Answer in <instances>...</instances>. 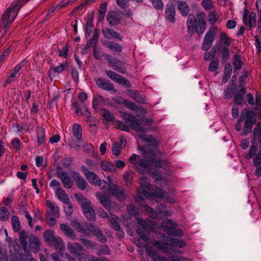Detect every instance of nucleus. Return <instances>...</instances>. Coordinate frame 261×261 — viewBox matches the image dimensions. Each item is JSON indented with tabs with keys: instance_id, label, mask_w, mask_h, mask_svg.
Segmentation results:
<instances>
[{
	"instance_id": "obj_1",
	"label": "nucleus",
	"mask_w": 261,
	"mask_h": 261,
	"mask_svg": "<svg viewBox=\"0 0 261 261\" xmlns=\"http://www.w3.org/2000/svg\"><path fill=\"white\" fill-rule=\"evenodd\" d=\"M136 220L138 225L136 232L140 237L134 240V243L139 247H144L147 255L154 261H167L166 257L159 255L152 248L148 246L149 239L144 232V231L149 232L154 229L155 225L149 220H144L137 217H136Z\"/></svg>"
},
{
	"instance_id": "obj_2",
	"label": "nucleus",
	"mask_w": 261,
	"mask_h": 261,
	"mask_svg": "<svg viewBox=\"0 0 261 261\" xmlns=\"http://www.w3.org/2000/svg\"><path fill=\"white\" fill-rule=\"evenodd\" d=\"M129 161L133 164L137 172L140 174L148 173L157 181L162 180V176L158 171H151V166L154 165L157 168L167 170V168L170 166V163L167 160H156L154 158L149 160L140 159V156L135 153L131 155Z\"/></svg>"
},
{
	"instance_id": "obj_3",
	"label": "nucleus",
	"mask_w": 261,
	"mask_h": 261,
	"mask_svg": "<svg viewBox=\"0 0 261 261\" xmlns=\"http://www.w3.org/2000/svg\"><path fill=\"white\" fill-rule=\"evenodd\" d=\"M152 244L164 252L170 254L172 253H182V251L178 248H184L186 246V242L184 240L171 237H167L166 242L153 240Z\"/></svg>"
},
{
	"instance_id": "obj_4",
	"label": "nucleus",
	"mask_w": 261,
	"mask_h": 261,
	"mask_svg": "<svg viewBox=\"0 0 261 261\" xmlns=\"http://www.w3.org/2000/svg\"><path fill=\"white\" fill-rule=\"evenodd\" d=\"M30 0H16L5 11L0 20V27L6 32L10 24L12 23L17 15L19 9Z\"/></svg>"
},
{
	"instance_id": "obj_5",
	"label": "nucleus",
	"mask_w": 261,
	"mask_h": 261,
	"mask_svg": "<svg viewBox=\"0 0 261 261\" xmlns=\"http://www.w3.org/2000/svg\"><path fill=\"white\" fill-rule=\"evenodd\" d=\"M206 14L204 12L200 11L195 16L193 14H190L188 18L187 26L188 32L192 34L196 32L198 35L202 34L206 29L205 18Z\"/></svg>"
},
{
	"instance_id": "obj_6",
	"label": "nucleus",
	"mask_w": 261,
	"mask_h": 261,
	"mask_svg": "<svg viewBox=\"0 0 261 261\" xmlns=\"http://www.w3.org/2000/svg\"><path fill=\"white\" fill-rule=\"evenodd\" d=\"M83 246L77 242H68L67 250L69 254L77 258L79 261H111L105 257L97 258L94 255H88L82 252Z\"/></svg>"
},
{
	"instance_id": "obj_7",
	"label": "nucleus",
	"mask_w": 261,
	"mask_h": 261,
	"mask_svg": "<svg viewBox=\"0 0 261 261\" xmlns=\"http://www.w3.org/2000/svg\"><path fill=\"white\" fill-rule=\"evenodd\" d=\"M139 181L140 186L137 189V197L135 199L140 205H143L145 197H150V180L146 177H142Z\"/></svg>"
},
{
	"instance_id": "obj_8",
	"label": "nucleus",
	"mask_w": 261,
	"mask_h": 261,
	"mask_svg": "<svg viewBox=\"0 0 261 261\" xmlns=\"http://www.w3.org/2000/svg\"><path fill=\"white\" fill-rule=\"evenodd\" d=\"M72 129L75 140L71 137L68 140L69 145L70 147L77 149L81 147L79 143H81L83 140L82 126L80 124L74 123L72 124Z\"/></svg>"
},
{
	"instance_id": "obj_9",
	"label": "nucleus",
	"mask_w": 261,
	"mask_h": 261,
	"mask_svg": "<svg viewBox=\"0 0 261 261\" xmlns=\"http://www.w3.org/2000/svg\"><path fill=\"white\" fill-rule=\"evenodd\" d=\"M162 226L165 228L164 231L170 236L181 237L184 236L183 231L180 229H177V224L170 219H166L163 221Z\"/></svg>"
},
{
	"instance_id": "obj_10",
	"label": "nucleus",
	"mask_w": 261,
	"mask_h": 261,
	"mask_svg": "<svg viewBox=\"0 0 261 261\" xmlns=\"http://www.w3.org/2000/svg\"><path fill=\"white\" fill-rule=\"evenodd\" d=\"M120 113L126 122L130 123L129 126L133 130L139 132H146L145 128L141 126V122L139 119L126 112H121Z\"/></svg>"
},
{
	"instance_id": "obj_11",
	"label": "nucleus",
	"mask_w": 261,
	"mask_h": 261,
	"mask_svg": "<svg viewBox=\"0 0 261 261\" xmlns=\"http://www.w3.org/2000/svg\"><path fill=\"white\" fill-rule=\"evenodd\" d=\"M46 205L49 210L46 213V219L49 226H53L57 218L59 217V210L57 206L49 200L46 201Z\"/></svg>"
},
{
	"instance_id": "obj_12",
	"label": "nucleus",
	"mask_w": 261,
	"mask_h": 261,
	"mask_svg": "<svg viewBox=\"0 0 261 261\" xmlns=\"http://www.w3.org/2000/svg\"><path fill=\"white\" fill-rule=\"evenodd\" d=\"M217 28L215 26L211 27L206 32L202 43V48L204 50H207L212 45L216 35Z\"/></svg>"
},
{
	"instance_id": "obj_13",
	"label": "nucleus",
	"mask_w": 261,
	"mask_h": 261,
	"mask_svg": "<svg viewBox=\"0 0 261 261\" xmlns=\"http://www.w3.org/2000/svg\"><path fill=\"white\" fill-rule=\"evenodd\" d=\"M105 58L110 66L113 68L114 70L121 73H125L126 72V68L124 62L112 57L108 54L105 56Z\"/></svg>"
},
{
	"instance_id": "obj_14",
	"label": "nucleus",
	"mask_w": 261,
	"mask_h": 261,
	"mask_svg": "<svg viewBox=\"0 0 261 261\" xmlns=\"http://www.w3.org/2000/svg\"><path fill=\"white\" fill-rule=\"evenodd\" d=\"M106 74L111 80L116 83L120 85L125 86L126 87H131V83L127 79L115 72L111 70H108L106 71Z\"/></svg>"
},
{
	"instance_id": "obj_15",
	"label": "nucleus",
	"mask_w": 261,
	"mask_h": 261,
	"mask_svg": "<svg viewBox=\"0 0 261 261\" xmlns=\"http://www.w3.org/2000/svg\"><path fill=\"white\" fill-rule=\"evenodd\" d=\"M243 21L244 24L251 30L255 24V14L254 12L249 13L247 9L244 11Z\"/></svg>"
},
{
	"instance_id": "obj_16",
	"label": "nucleus",
	"mask_w": 261,
	"mask_h": 261,
	"mask_svg": "<svg viewBox=\"0 0 261 261\" xmlns=\"http://www.w3.org/2000/svg\"><path fill=\"white\" fill-rule=\"evenodd\" d=\"M255 122L256 119L254 117L247 112L243 128V135L246 136L251 132L253 125Z\"/></svg>"
},
{
	"instance_id": "obj_17",
	"label": "nucleus",
	"mask_w": 261,
	"mask_h": 261,
	"mask_svg": "<svg viewBox=\"0 0 261 261\" xmlns=\"http://www.w3.org/2000/svg\"><path fill=\"white\" fill-rule=\"evenodd\" d=\"M81 205L85 216L90 220H93L95 218V213L91 206L90 201H85Z\"/></svg>"
},
{
	"instance_id": "obj_18",
	"label": "nucleus",
	"mask_w": 261,
	"mask_h": 261,
	"mask_svg": "<svg viewBox=\"0 0 261 261\" xmlns=\"http://www.w3.org/2000/svg\"><path fill=\"white\" fill-rule=\"evenodd\" d=\"M57 177L60 179L65 188L69 189L72 187L73 181L66 171H58Z\"/></svg>"
},
{
	"instance_id": "obj_19",
	"label": "nucleus",
	"mask_w": 261,
	"mask_h": 261,
	"mask_svg": "<svg viewBox=\"0 0 261 261\" xmlns=\"http://www.w3.org/2000/svg\"><path fill=\"white\" fill-rule=\"evenodd\" d=\"M121 19L120 14L116 11L109 12L107 16V20L110 25L118 24Z\"/></svg>"
},
{
	"instance_id": "obj_20",
	"label": "nucleus",
	"mask_w": 261,
	"mask_h": 261,
	"mask_svg": "<svg viewBox=\"0 0 261 261\" xmlns=\"http://www.w3.org/2000/svg\"><path fill=\"white\" fill-rule=\"evenodd\" d=\"M129 97L138 103L147 104L148 100L145 95H141L136 91L129 90L127 93Z\"/></svg>"
},
{
	"instance_id": "obj_21",
	"label": "nucleus",
	"mask_w": 261,
	"mask_h": 261,
	"mask_svg": "<svg viewBox=\"0 0 261 261\" xmlns=\"http://www.w3.org/2000/svg\"><path fill=\"white\" fill-rule=\"evenodd\" d=\"M109 192L118 200H123L125 197V190L122 187L113 185L109 187Z\"/></svg>"
},
{
	"instance_id": "obj_22",
	"label": "nucleus",
	"mask_w": 261,
	"mask_h": 261,
	"mask_svg": "<svg viewBox=\"0 0 261 261\" xmlns=\"http://www.w3.org/2000/svg\"><path fill=\"white\" fill-rule=\"evenodd\" d=\"M71 176L76 182L77 187L80 190H83L86 188L87 184L79 172L76 171L72 172Z\"/></svg>"
},
{
	"instance_id": "obj_23",
	"label": "nucleus",
	"mask_w": 261,
	"mask_h": 261,
	"mask_svg": "<svg viewBox=\"0 0 261 261\" xmlns=\"http://www.w3.org/2000/svg\"><path fill=\"white\" fill-rule=\"evenodd\" d=\"M95 82L97 86L101 89L109 91H112L114 90L113 85L106 79L99 77L95 80Z\"/></svg>"
},
{
	"instance_id": "obj_24",
	"label": "nucleus",
	"mask_w": 261,
	"mask_h": 261,
	"mask_svg": "<svg viewBox=\"0 0 261 261\" xmlns=\"http://www.w3.org/2000/svg\"><path fill=\"white\" fill-rule=\"evenodd\" d=\"M103 36L109 39H116L118 40H122V37L117 32L109 28H105L102 31Z\"/></svg>"
},
{
	"instance_id": "obj_25",
	"label": "nucleus",
	"mask_w": 261,
	"mask_h": 261,
	"mask_svg": "<svg viewBox=\"0 0 261 261\" xmlns=\"http://www.w3.org/2000/svg\"><path fill=\"white\" fill-rule=\"evenodd\" d=\"M37 135V143L39 146L43 145L46 141L45 129L42 126H38L36 128Z\"/></svg>"
},
{
	"instance_id": "obj_26",
	"label": "nucleus",
	"mask_w": 261,
	"mask_h": 261,
	"mask_svg": "<svg viewBox=\"0 0 261 261\" xmlns=\"http://www.w3.org/2000/svg\"><path fill=\"white\" fill-rule=\"evenodd\" d=\"M175 8L172 5H167L166 6L165 15L167 18L171 23H174L175 21Z\"/></svg>"
},
{
	"instance_id": "obj_27",
	"label": "nucleus",
	"mask_w": 261,
	"mask_h": 261,
	"mask_svg": "<svg viewBox=\"0 0 261 261\" xmlns=\"http://www.w3.org/2000/svg\"><path fill=\"white\" fill-rule=\"evenodd\" d=\"M29 246L30 248L35 252H37L39 250L40 241L37 237L34 234H31L29 237Z\"/></svg>"
},
{
	"instance_id": "obj_28",
	"label": "nucleus",
	"mask_w": 261,
	"mask_h": 261,
	"mask_svg": "<svg viewBox=\"0 0 261 261\" xmlns=\"http://www.w3.org/2000/svg\"><path fill=\"white\" fill-rule=\"evenodd\" d=\"M55 194L58 198L64 203H68L69 199L65 191L61 188L58 187L55 190Z\"/></svg>"
},
{
	"instance_id": "obj_29",
	"label": "nucleus",
	"mask_w": 261,
	"mask_h": 261,
	"mask_svg": "<svg viewBox=\"0 0 261 261\" xmlns=\"http://www.w3.org/2000/svg\"><path fill=\"white\" fill-rule=\"evenodd\" d=\"M60 228L62 232L69 238L74 239L76 238L74 230L68 225L65 224H61L60 225Z\"/></svg>"
},
{
	"instance_id": "obj_30",
	"label": "nucleus",
	"mask_w": 261,
	"mask_h": 261,
	"mask_svg": "<svg viewBox=\"0 0 261 261\" xmlns=\"http://www.w3.org/2000/svg\"><path fill=\"white\" fill-rule=\"evenodd\" d=\"M253 165L255 167L254 174L257 177L261 176V154H257L253 159Z\"/></svg>"
},
{
	"instance_id": "obj_31",
	"label": "nucleus",
	"mask_w": 261,
	"mask_h": 261,
	"mask_svg": "<svg viewBox=\"0 0 261 261\" xmlns=\"http://www.w3.org/2000/svg\"><path fill=\"white\" fill-rule=\"evenodd\" d=\"M86 231L84 232V234L85 236H89L90 233H92L94 235L97 234L98 231H99L100 229L99 227L96 226L93 223L88 224L87 223H85V228Z\"/></svg>"
},
{
	"instance_id": "obj_32",
	"label": "nucleus",
	"mask_w": 261,
	"mask_h": 261,
	"mask_svg": "<svg viewBox=\"0 0 261 261\" xmlns=\"http://www.w3.org/2000/svg\"><path fill=\"white\" fill-rule=\"evenodd\" d=\"M100 165L101 168L105 171L114 172L116 171L114 164L108 160L101 161Z\"/></svg>"
},
{
	"instance_id": "obj_33",
	"label": "nucleus",
	"mask_w": 261,
	"mask_h": 261,
	"mask_svg": "<svg viewBox=\"0 0 261 261\" xmlns=\"http://www.w3.org/2000/svg\"><path fill=\"white\" fill-rule=\"evenodd\" d=\"M124 107L132 111H138L144 114L146 113L145 108L143 107H138L135 102L128 100H126Z\"/></svg>"
},
{
	"instance_id": "obj_34",
	"label": "nucleus",
	"mask_w": 261,
	"mask_h": 261,
	"mask_svg": "<svg viewBox=\"0 0 261 261\" xmlns=\"http://www.w3.org/2000/svg\"><path fill=\"white\" fill-rule=\"evenodd\" d=\"M68 63L67 61H65L61 63L59 65L50 68L49 70V74L55 73H61L65 69L68 68Z\"/></svg>"
},
{
	"instance_id": "obj_35",
	"label": "nucleus",
	"mask_w": 261,
	"mask_h": 261,
	"mask_svg": "<svg viewBox=\"0 0 261 261\" xmlns=\"http://www.w3.org/2000/svg\"><path fill=\"white\" fill-rule=\"evenodd\" d=\"M50 245L53 246L56 250L62 251L64 248V242L61 237L56 236V239Z\"/></svg>"
},
{
	"instance_id": "obj_36",
	"label": "nucleus",
	"mask_w": 261,
	"mask_h": 261,
	"mask_svg": "<svg viewBox=\"0 0 261 261\" xmlns=\"http://www.w3.org/2000/svg\"><path fill=\"white\" fill-rule=\"evenodd\" d=\"M178 9L181 14L186 16H187L190 12V7L186 2L180 1L178 4Z\"/></svg>"
},
{
	"instance_id": "obj_37",
	"label": "nucleus",
	"mask_w": 261,
	"mask_h": 261,
	"mask_svg": "<svg viewBox=\"0 0 261 261\" xmlns=\"http://www.w3.org/2000/svg\"><path fill=\"white\" fill-rule=\"evenodd\" d=\"M258 144L256 142H252L251 146L249 149V152L245 155V157L247 159H251L254 155H257L258 150Z\"/></svg>"
},
{
	"instance_id": "obj_38",
	"label": "nucleus",
	"mask_w": 261,
	"mask_h": 261,
	"mask_svg": "<svg viewBox=\"0 0 261 261\" xmlns=\"http://www.w3.org/2000/svg\"><path fill=\"white\" fill-rule=\"evenodd\" d=\"M166 192L162 190V189L159 188L153 190L152 192L150 191V197H146L147 198L149 199H154V198H160L163 199L165 197Z\"/></svg>"
},
{
	"instance_id": "obj_39",
	"label": "nucleus",
	"mask_w": 261,
	"mask_h": 261,
	"mask_svg": "<svg viewBox=\"0 0 261 261\" xmlns=\"http://www.w3.org/2000/svg\"><path fill=\"white\" fill-rule=\"evenodd\" d=\"M107 2H104L100 5L97 15V19L99 21H101L103 20L107 11Z\"/></svg>"
},
{
	"instance_id": "obj_40",
	"label": "nucleus",
	"mask_w": 261,
	"mask_h": 261,
	"mask_svg": "<svg viewBox=\"0 0 261 261\" xmlns=\"http://www.w3.org/2000/svg\"><path fill=\"white\" fill-rule=\"evenodd\" d=\"M96 198L99 200L100 203L105 207L109 206L110 204V199L109 196L99 192L96 194Z\"/></svg>"
},
{
	"instance_id": "obj_41",
	"label": "nucleus",
	"mask_w": 261,
	"mask_h": 261,
	"mask_svg": "<svg viewBox=\"0 0 261 261\" xmlns=\"http://www.w3.org/2000/svg\"><path fill=\"white\" fill-rule=\"evenodd\" d=\"M108 220L111 224V227L116 231L120 229V225L118 222V217L114 215H111L108 217Z\"/></svg>"
},
{
	"instance_id": "obj_42",
	"label": "nucleus",
	"mask_w": 261,
	"mask_h": 261,
	"mask_svg": "<svg viewBox=\"0 0 261 261\" xmlns=\"http://www.w3.org/2000/svg\"><path fill=\"white\" fill-rule=\"evenodd\" d=\"M43 237L45 241L50 245L54 240L56 239V236L54 235V232L51 229H47L45 231L43 234Z\"/></svg>"
},
{
	"instance_id": "obj_43",
	"label": "nucleus",
	"mask_w": 261,
	"mask_h": 261,
	"mask_svg": "<svg viewBox=\"0 0 261 261\" xmlns=\"http://www.w3.org/2000/svg\"><path fill=\"white\" fill-rule=\"evenodd\" d=\"M106 46L109 48L110 50L116 53L121 52L123 49V47L121 45L113 42H109L107 43L106 44Z\"/></svg>"
},
{
	"instance_id": "obj_44",
	"label": "nucleus",
	"mask_w": 261,
	"mask_h": 261,
	"mask_svg": "<svg viewBox=\"0 0 261 261\" xmlns=\"http://www.w3.org/2000/svg\"><path fill=\"white\" fill-rule=\"evenodd\" d=\"M23 67L22 62H20L17 64L14 68V69L10 72L9 76L10 77L14 79L15 80L17 76L20 74V71Z\"/></svg>"
},
{
	"instance_id": "obj_45",
	"label": "nucleus",
	"mask_w": 261,
	"mask_h": 261,
	"mask_svg": "<svg viewBox=\"0 0 261 261\" xmlns=\"http://www.w3.org/2000/svg\"><path fill=\"white\" fill-rule=\"evenodd\" d=\"M232 71V68L230 64L225 65L224 69L223 77L222 79V82L223 83H226L230 77Z\"/></svg>"
},
{
	"instance_id": "obj_46",
	"label": "nucleus",
	"mask_w": 261,
	"mask_h": 261,
	"mask_svg": "<svg viewBox=\"0 0 261 261\" xmlns=\"http://www.w3.org/2000/svg\"><path fill=\"white\" fill-rule=\"evenodd\" d=\"M253 139L261 141V122H258L253 130Z\"/></svg>"
},
{
	"instance_id": "obj_47",
	"label": "nucleus",
	"mask_w": 261,
	"mask_h": 261,
	"mask_svg": "<svg viewBox=\"0 0 261 261\" xmlns=\"http://www.w3.org/2000/svg\"><path fill=\"white\" fill-rule=\"evenodd\" d=\"M71 225L75 229L77 230V231L80 233L84 234V232L86 231L85 229V223L81 224L79 223L77 220H74L71 221Z\"/></svg>"
},
{
	"instance_id": "obj_48",
	"label": "nucleus",
	"mask_w": 261,
	"mask_h": 261,
	"mask_svg": "<svg viewBox=\"0 0 261 261\" xmlns=\"http://www.w3.org/2000/svg\"><path fill=\"white\" fill-rule=\"evenodd\" d=\"M10 216V213L7 208L2 206L0 207V220L3 222L7 221Z\"/></svg>"
},
{
	"instance_id": "obj_49",
	"label": "nucleus",
	"mask_w": 261,
	"mask_h": 261,
	"mask_svg": "<svg viewBox=\"0 0 261 261\" xmlns=\"http://www.w3.org/2000/svg\"><path fill=\"white\" fill-rule=\"evenodd\" d=\"M88 173L89 174L86 176L88 181L93 184L98 185L100 182V179L97 174L93 172H90Z\"/></svg>"
},
{
	"instance_id": "obj_50",
	"label": "nucleus",
	"mask_w": 261,
	"mask_h": 261,
	"mask_svg": "<svg viewBox=\"0 0 261 261\" xmlns=\"http://www.w3.org/2000/svg\"><path fill=\"white\" fill-rule=\"evenodd\" d=\"M11 223L14 231L17 232L20 229V223L18 217L16 216H13L11 217Z\"/></svg>"
},
{
	"instance_id": "obj_51",
	"label": "nucleus",
	"mask_w": 261,
	"mask_h": 261,
	"mask_svg": "<svg viewBox=\"0 0 261 261\" xmlns=\"http://www.w3.org/2000/svg\"><path fill=\"white\" fill-rule=\"evenodd\" d=\"M102 116L107 122H112L114 120V116L107 110L105 108L101 109Z\"/></svg>"
},
{
	"instance_id": "obj_52",
	"label": "nucleus",
	"mask_w": 261,
	"mask_h": 261,
	"mask_svg": "<svg viewBox=\"0 0 261 261\" xmlns=\"http://www.w3.org/2000/svg\"><path fill=\"white\" fill-rule=\"evenodd\" d=\"M107 179L108 182H106L104 180L101 181L100 180V182L98 184L99 185L100 188L105 191L107 189L109 191V187L113 186V185H111L112 180L109 176H108Z\"/></svg>"
},
{
	"instance_id": "obj_53",
	"label": "nucleus",
	"mask_w": 261,
	"mask_h": 261,
	"mask_svg": "<svg viewBox=\"0 0 261 261\" xmlns=\"http://www.w3.org/2000/svg\"><path fill=\"white\" fill-rule=\"evenodd\" d=\"M145 207V211L148 214L149 216L153 219H155L158 217L157 213L152 208L147 205L145 202H144V204L141 205Z\"/></svg>"
},
{
	"instance_id": "obj_54",
	"label": "nucleus",
	"mask_w": 261,
	"mask_h": 261,
	"mask_svg": "<svg viewBox=\"0 0 261 261\" xmlns=\"http://www.w3.org/2000/svg\"><path fill=\"white\" fill-rule=\"evenodd\" d=\"M220 41L226 46H229L231 44V39L229 38L227 34L222 32L219 36Z\"/></svg>"
},
{
	"instance_id": "obj_55",
	"label": "nucleus",
	"mask_w": 261,
	"mask_h": 261,
	"mask_svg": "<svg viewBox=\"0 0 261 261\" xmlns=\"http://www.w3.org/2000/svg\"><path fill=\"white\" fill-rule=\"evenodd\" d=\"M208 22L211 24H214L217 22L219 19V17L217 16L216 12L215 11H211L208 15Z\"/></svg>"
},
{
	"instance_id": "obj_56",
	"label": "nucleus",
	"mask_w": 261,
	"mask_h": 261,
	"mask_svg": "<svg viewBox=\"0 0 261 261\" xmlns=\"http://www.w3.org/2000/svg\"><path fill=\"white\" fill-rule=\"evenodd\" d=\"M143 139L145 141L148 142L150 145L154 147H157L158 145V141L152 136H145Z\"/></svg>"
},
{
	"instance_id": "obj_57",
	"label": "nucleus",
	"mask_w": 261,
	"mask_h": 261,
	"mask_svg": "<svg viewBox=\"0 0 261 261\" xmlns=\"http://www.w3.org/2000/svg\"><path fill=\"white\" fill-rule=\"evenodd\" d=\"M219 63V61L217 58L211 61L208 65V70L210 72L216 71L218 68Z\"/></svg>"
},
{
	"instance_id": "obj_58",
	"label": "nucleus",
	"mask_w": 261,
	"mask_h": 261,
	"mask_svg": "<svg viewBox=\"0 0 261 261\" xmlns=\"http://www.w3.org/2000/svg\"><path fill=\"white\" fill-rule=\"evenodd\" d=\"M111 253V250L108 245H103L99 249L97 253V255L100 256L101 255H109Z\"/></svg>"
},
{
	"instance_id": "obj_59",
	"label": "nucleus",
	"mask_w": 261,
	"mask_h": 261,
	"mask_svg": "<svg viewBox=\"0 0 261 261\" xmlns=\"http://www.w3.org/2000/svg\"><path fill=\"white\" fill-rule=\"evenodd\" d=\"M80 242L85 247H87V248L93 249L95 247V243L90 240L82 238L80 239Z\"/></svg>"
},
{
	"instance_id": "obj_60",
	"label": "nucleus",
	"mask_w": 261,
	"mask_h": 261,
	"mask_svg": "<svg viewBox=\"0 0 261 261\" xmlns=\"http://www.w3.org/2000/svg\"><path fill=\"white\" fill-rule=\"evenodd\" d=\"M28 237V232L25 230H22L20 232L19 238L20 242L23 246H25L27 244V238Z\"/></svg>"
},
{
	"instance_id": "obj_61",
	"label": "nucleus",
	"mask_w": 261,
	"mask_h": 261,
	"mask_svg": "<svg viewBox=\"0 0 261 261\" xmlns=\"http://www.w3.org/2000/svg\"><path fill=\"white\" fill-rule=\"evenodd\" d=\"M11 145L12 146V149L17 151L20 150L21 143L18 138H15L11 140Z\"/></svg>"
},
{
	"instance_id": "obj_62",
	"label": "nucleus",
	"mask_w": 261,
	"mask_h": 261,
	"mask_svg": "<svg viewBox=\"0 0 261 261\" xmlns=\"http://www.w3.org/2000/svg\"><path fill=\"white\" fill-rule=\"evenodd\" d=\"M201 6L206 11H209L213 8L212 0H202Z\"/></svg>"
},
{
	"instance_id": "obj_63",
	"label": "nucleus",
	"mask_w": 261,
	"mask_h": 261,
	"mask_svg": "<svg viewBox=\"0 0 261 261\" xmlns=\"http://www.w3.org/2000/svg\"><path fill=\"white\" fill-rule=\"evenodd\" d=\"M82 147L84 149V151L85 153L88 154H93L94 151V147L90 143H85L83 146Z\"/></svg>"
},
{
	"instance_id": "obj_64",
	"label": "nucleus",
	"mask_w": 261,
	"mask_h": 261,
	"mask_svg": "<svg viewBox=\"0 0 261 261\" xmlns=\"http://www.w3.org/2000/svg\"><path fill=\"white\" fill-rule=\"evenodd\" d=\"M235 86L230 85L226 90L225 92V97L226 98H230L232 97Z\"/></svg>"
}]
</instances>
